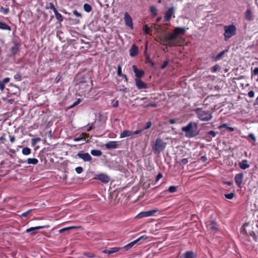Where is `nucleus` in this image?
Masks as SVG:
<instances>
[{
	"label": "nucleus",
	"mask_w": 258,
	"mask_h": 258,
	"mask_svg": "<svg viewBox=\"0 0 258 258\" xmlns=\"http://www.w3.org/2000/svg\"><path fill=\"white\" fill-rule=\"evenodd\" d=\"M163 177L162 174L161 173H159L156 176V182H157Z\"/></svg>",
	"instance_id": "obj_60"
},
{
	"label": "nucleus",
	"mask_w": 258,
	"mask_h": 258,
	"mask_svg": "<svg viewBox=\"0 0 258 258\" xmlns=\"http://www.w3.org/2000/svg\"><path fill=\"white\" fill-rule=\"evenodd\" d=\"M150 11H151L152 14H156L157 9H156V8L155 7L152 6L150 8Z\"/></svg>",
	"instance_id": "obj_55"
},
{
	"label": "nucleus",
	"mask_w": 258,
	"mask_h": 258,
	"mask_svg": "<svg viewBox=\"0 0 258 258\" xmlns=\"http://www.w3.org/2000/svg\"><path fill=\"white\" fill-rule=\"evenodd\" d=\"M224 196L226 199L231 200L234 198L235 196V194L234 192H231L229 194H225Z\"/></svg>",
	"instance_id": "obj_42"
},
{
	"label": "nucleus",
	"mask_w": 258,
	"mask_h": 258,
	"mask_svg": "<svg viewBox=\"0 0 258 258\" xmlns=\"http://www.w3.org/2000/svg\"><path fill=\"white\" fill-rule=\"evenodd\" d=\"M139 49L136 44H133L130 50V55L132 57H135L138 55Z\"/></svg>",
	"instance_id": "obj_17"
},
{
	"label": "nucleus",
	"mask_w": 258,
	"mask_h": 258,
	"mask_svg": "<svg viewBox=\"0 0 258 258\" xmlns=\"http://www.w3.org/2000/svg\"><path fill=\"white\" fill-rule=\"evenodd\" d=\"M152 122L151 121H148L146 124V125L144 126V127L143 128V131L144 130H148L149 128H150L151 127V126H152Z\"/></svg>",
	"instance_id": "obj_48"
},
{
	"label": "nucleus",
	"mask_w": 258,
	"mask_h": 258,
	"mask_svg": "<svg viewBox=\"0 0 258 258\" xmlns=\"http://www.w3.org/2000/svg\"><path fill=\"white\" fill-rule=\"evenodd\" d=\"M124 19L125 25L126 26H128V27L133 29V20H132L131 17L128 14V13L125 12L124 13Z\"/></svg>",
	"instance_id": "obj_15"
},
{
	"label": "nucleus",
	"mask_w": 258,
	"mask_h": 258,
	"mask_svg": "<svg viewBox=\"0 0 258 258\" xmlns=\"http://www.w3.org/2000/svg\"><path fill=\"white\" fill-rule=\"evenodd\" d=\"M252 75L254 76L258 75V68H255L252 71Z\"/></svg>",
	"instance_id": "obj_62"
},
{
	"label": "nucleus",
	"mask_w": 258,
	"mask_h": 258,
	"mask_svg": "<svg viewBox=\"0 0 258 258\" xmlns=\"http://www.w3.org/2000/svg\"><path fill=\"white\" fill-rule=\"evenodd\" d=\"M75 171L78 174L81 173L83 171V168L82 167H77L75 168Z\"/></svg>",
	"instance_id": "obj_51"
},
{
	"label": "nucleus",
	"mask_w": 258,
	"mask_h": 258,
	"mask_svg": "<svg viewBox=\"0 0 258 258\" xmlns=\"http://www.w3.org/2000/svg\"><path fill=\"white\" fill-rule=\"evenodd\" d=\"M169 62V61L168 59H166V60H165L164 61L163 63L160 67V69L161 70H164V69H165L167 67V66L168 65Z\"/></svg>",
	"instance_id": "obj_43"
},
{
	"label": "nucleus",
	"mask_w": 258,
	"mask_h": 258,
	"mask_svg": "<svg viewBox=\"0 0 258 258\" xmlns=\"http://www.w3.org/2000/svg\"><path fill=\"white\" fill-rule=\"evenodd\" d=\"M185 32V29L184 28L176 27L173 30V33H168L169 38L172 40L170 45H174V46H181L183 43V40L180 36L183 35Z\"/></svg>",
	"instance_id": "obj_1"
},
{
	"label": "nucleus",
	"mask_w": 258,
	"mask_h": 258,
	"mask_svg": "<svg viewBox=\"0 0 258 258\" xmlns=\"http://www.w3.org/2000/svg\"><path fill=\"white\" fill-rule=\"evenodd\" d=\"M218 134V132L210 131L207 132V137L210 138L211 139L212 138H215Z\"/></svg>",
	"instance_id": "obj_30"
},
{
	"label": "nucleus",
	"mask_w": 258,
	"mask_h": 258,
	"mask_svg": "<svg viewBox=\"0 0 258 258\" xmlns=\"http://www.w3.org/2000/svg\"><path fill=\"white\" fill-rule=\"evenodd\" d=\"M178 186H171L168 188V191L171 193H173L177 190Z\"/></svg>",
	"instance_id": "obj_44"
},
{
	"label": "nucleus",
	"mask_w": 258,
	"mask_h": 258,
	"mask_svg": "<svg viewBox=\"0 0 258 258\" xmlns=\"http://www.w3.org/2000/svg\"><path fill=\"white\" fill-rule=\"evenodd\" d=\"M150 106L153 107H156L157 106V104L155 102H151L148 104H144V105H143V107L144 108H147Z\"/></svg>",
	"instance_id": "obj_41"
},
{
	"label": "nucleus",
	"mask_w": 258,
	"mask_h": 258,
	"mask_svg": "<svg viewBox=\"0 0 258 258\" xmlns=\"http://www.w3.org/2000/svg\"><path fill=\"white\" fill-rule=\"evenodd\" d=\"M31 150L28 147H24L22 150V153L24 155H28L30 154Z\"/></svg>",
	"instance_id": "obj_36"
},
{
	"label": "nucleus",
	"mask_w": 258,
	"mask_h": 258,
	"mask_svg": "<svg viewBox=\"0 0 258 258\" xmlns=\"http://www.w3.org/2000/svg\"><path fill=\"white\" fill-rule=\"evenodd\" d=\"M83 8L84 10L87 13L90 12L92 10L91 6L88 4H85L83 6Z\"/></svg>",
	"instance_id": "obj_39"
},
{
	"label": "nucleus",
	"mask_w": 258,
	"mask_h": 258,
	"mask_svg": "<svg viewBox=\"0 0 258 258\" xmlns=\"http://www.w3.org/2000/svg\"><path fill=\"white\" fill-rule=\"evenodd\" d=\"M121 250V247H110L108 249H105L103 251V252L104 253H107L108 254H112L113 253L119 251Z\"/></svg>",
	"instance_id": "obj_19"
},
{
	"label": "nucleus",
	"mask_w": 258,
	"mask_h": 258,
	"mask_svg": "<svg viewBox=\"0 0 258 258\" xmlns=\"http://www.w3.org/2000/svg\"><path fill=\"white\" fill-rule=\"evenodd\" d=\"M209 227L210 229L214 231H218V229L217 227L216 223L214 221H211L208 224Z\"/></svg>",
	"instance_id": "obj_26"
},
{
	"label": "nucleus",
	"mask_w": 258,
	"mask_h": 258,
	"mask_svg": "<svg viewBox=\"0 0 258 258\" xmlns=\"http://www.w3.org/2000/svg\"><path fill=\"white\" fill-rule=\"evenodd\" d=\"M107 149H114L117 147V142L116 141H109L105 145Z\"/></svg>",
	"instance_id": "obj_18"
},
{
	"label": "nucleus",
	"mask_w": 258,
	"mask_h": 258,
	"mask_svg": "<svg viewBox=\"0 0 258 258\" xmlns=\"http://www.w3.org/2000/svg\"><path fill=\"white\" fill-rule=\"evenodd\" d=\"M91 154L94 156H100L102 155V152L99 150H92L91 151Z\"/></svg>",
	"instance_id": "obj_33"
},
{
	"label": "nucleus",
	"mask_w": 258,
	"mask_h": 258,
	"mask_svg": "<svg viewBox=\"0 0 258 258\" xmlns=\"http://www.w3.org/2000/svg\"><path fill=\"white\" fill-rule=\"evenodd\" d=\"M224 40L227 41L236 34V27L234 24L224 26Z\"/></svg>",
	"instance_id": "obj_3"
},
{
	"label": "nucleus",
	"mask_w": 258,
	"mask_h": 258,
	"mask_svg": "<svg viewBox=\"0 0 258 258\" xmlns=\"http://www.w3.org/2000/svg\"><path fill=\"white\" fill-rule=\"evenodd\" d=\"M10 10L9 8H4L3 7H1L0 8V12L3 13L4 15H7L9 13Z\"/></svg>",
	"instance_id": "obj_40"
},
{
	"label": "nucleus",
	"mask_w": 258,
	"mask_h": 258,
	"mask_svg": "<svg viewBox=\"0 0 258 258\" xmlns=\"http://www.w3.org/2000/svg\"><path fill=\"white\" fill-rule=\"evenodd\" d=\"M133 70L135 74L136 79H140L145 75V72L143 70H139L135 65L133 66Z\"/></svg>",
	"instance_id": "obj_13"
},
{
	"label": "nucleus",
	"mask_w": 258,
	"mask_h": 258,
	"mask_svg": "<svg viewBox=\"0 0 258 258\" xmlns=\"http://www.w3.org/2000/svg\"><path fill=\"white\" fill-rule=\"evenodd\" d=\"M158 211L157 208L154 209L152 210L148 211H143L138 214L137 217L138 218H143L147 217L153 216Z\"/></svg>",
	"instance_id": "obj_7"
},
{
	"label": "nucleus",
	"mask_w": 258,
	"mask_h": 258,
	"mask_svg": "<svg viewBox=\"0 0 258 258\" xmlns=\"http://www.w3.org/2000/svg\"><path fill=\"white\" fill-rule=\"evenodd\" d=\"M135 82L137 88L139 90L147 88V84L140 79H135Z\"/></svg>",
	"instance_id": "obj_16"
},
{
	"label": "nucleus",
	"mask_w": 258,
	"mask_h": 258,
	"mask_svg": "<svg viewBox=\"0 0 258 258\" xmlns=\"http://www.w3.org/2000/svg\"><path fill=\"white\" fill-rule=\"evenodd\" d=\"M227 127H228L227 124L223 123V124L220 125V126H219L218 128L219 129H222V128H223L224 127L226 128H227Z\"/></svg>",
	"instance_id": "obj_63"
},
{
	"label": "nucleus",
	"mask_w": 258,
	"mask_h": 258,
	"mask_svg": "<svg viewBox=\"0 0 258 258\" xmlns=\"http://www.w3.org/2000/svg\"><path fill=\"white\" fill-rule=\"evenodd\" d=\"M150 28H151V30L152 29H153L156 30L157 31L160 29V28L159 27H157L155 24H152Z\"/></svg>",
	"instance_id": "obj_56"
},
{
	"label": "nucleus",
	"mask_w": 258,
	"mask_h": 258,
	"mask_svg": "<svg viewBox=\"0 0 258 258\" xmlns=\"http://www.w3.org/2000/svg\"><path fill=\"white\" fill-rule=\"evenodd\" d=\"M77 157L82 159L84 162H90L92 160V157L88 153H84L82 151L78 153L75 158Z\"/></svg>",
	"instance_id": "obj_9"
},
{
	"label": "nucleus",
	"mask_w": 258,
	"mask_h": 258,
	"mask_svg": "<svg viewBox=\"0 0 258 258\" xmlns=\"http://www.w3.org/2000/svg\"><path fill=\"white\" fill-rule=\"evenodd\" d=\"M0 29L11 31V28L6 23L0 21Z\"/></svg>",
	"instance_id": "obj_27"
},
{
	"label": "nucleus",
	"mask_w": 258,
	"mask_h": 258,
	"mask_svg": "<svg viewBox=\"0 0 258 258\" xmlns=\"http://www.w3.org/2000/svg\"><path fill=\"white\" fill-rule=\"evenodd\" d=\"M19 51V45L17 44H15L13 46H12L11 48V53L13 54H16Z\"/></svg>",
	"instance_id": "obj_31"
},
{
	"label": "nucleus",
	"mask_w": 258,
	"mask_h": 258,
	"mask_svg": "<svg viewBox=\"0 0 258 258\" xmlns=\"http://www.w3.org/2000/svg\"><path fill=\"white\" fill-rule=\"evenodd\" d=\"M14 78L15 80L20 81L21 80L22 76L20 73H17L14 75Z\"/></svg>",
	"instance_id": "obj_49"
},
{
	"label": "nucleus",
	"mask_w": 258,
	"mask_h": 258,
	"mask_svg": "<svg viewBox=\"0 0 258 258\" xmlns=\"http://www.w3.org/2000/svg\"><path fill=\"white\" fill-rule=\"evenodd\" d=\"M101 117H102V115L100 114L99 117L96 121H95L93 123H88L86 126L87 127L86 131L87 132H90L93 128H95V126H94L95 124L98 121L101 122L102 120Z\"/></svg>",
	"instance_id": "obj_21"
},
{
	"label": "nucleus",
	"mask_w": 258,
	"mask_h": 258,
	"mask_svg": "<svg viewBox=\"0 0 258 258\" xmlns=\"http://www.w3.org/2000/svg\"><path fill=\"white\" fill-rule=\"evenodd\" d=\"M243 175H244L242 173H239L236 174L234 177L235 183L237 187L240 188H241V184L243 181Z\"/></svg>",
	"instance_id": "obj_12"
},
{
	"label": "nucleus",
	"mask_w": 258,
	"mask_h": 258,
	"mask_svg": "<svg viewBox=\"0 0 258 258\" xmlns=\"http://www.w3.org/2000/svg\"><path fill=\"white\" fill-rule=\"evenodd\" d=\"M118 101L117 100H113L111 101V105L113 107L116 108L118 106Z\"/></svg>",
	"instance_id": "obj_45"
},
{
	"label": "nucleus",
	"mask_w": 258,
	"mask_h": 258,
	"mask_svg": "<svg viewBox=\"0 0 258 258\" xmlns=\"http://www.w3.org/2000/svg\"><path fill=\"white\" fill-rule=\"evenodd\" d=\"M54 13L55 14V18L56 19V20L59 22H61L63 21V16L61 15V14H60L58 11L57 10H55L54 11Z\"/></svg>",
	"instance_id": "obj_28"
},
{
	"label": "nucleus",
	"mask_w": 258,
	"mask_h": 258,
	"mask_svg": "<svg viewBox=\"0 0 258 258\" xmlns=\"http://www.w3.org/2000/svg\"><path fill=\"white\" fill-rule=\"evenodd\" d=\"M84 255L89 258H93L95 257V254L90 252H85L84 253Z\"/></svg>",
	"instance_id": "obj_46"
},
{
	"label": "nucleus",
	"mask_w": 258,
	"mask_h": 258,
	"mask_svg": "<svg viewBox=\"0 0 258 258\" xmlns=\"http://www.w3.org/2000/svg\"><path fill=\"white\" fill-rule=\"evenodd\" d=\"M195 111L198 117L202 121H209L212 117L211 113L208 111L204 110L202 108H197Z\"/></svg>",
	"instance_id": "obj_4"
},
{
	"label": "nucleus",
	"mask_w": 258,
	"mask_h": 258,
	"mask_svg": "<svg viewBox=\"0 0 258 258\" xmlns=\"http://www.w3.org/2000/svg\"><path fill=\"white\" fill-rule=\"evenodd\" d=\"M76 227L75 226H70V227H65V228H62L61 229H60L58 232L59 233H62L63 232L66 231H68V230H71V229H75L76 228Z\"/></svg>",
	"instance_id": "obj_38"
},
{
	"label": "nucleus",
	"mask_w": 258,
	"mask_h": 258,
	"mask_svg": "<svg viewBox=\"0 0 258 258\" xmlns=\"http://www.w3.org/2000/svg\"><path fill=\"white\" fill-rule=\"evenodd\" d=\"M188 163V159L187 158H183L181 160L180 164L182 165H185Z\"/></svg>",
	"instance_id": "obj_57"
},
{
	"label": "nucleus",
	"mask_w": 258,
	"mask_h": 258,
	"mask_svg": "<svg viewBox=\"0 0 258 258\" xmlns=\"http://www.w3.org/2000/svg\"><path fill=\"white\" fill-rule=\"evenodd\" d=\"M32 211L31 209H30L28 211L25 212H24L22 214H21V216L22 217H26L27 216V215H28V214Z\"/></svg>",
	"instance_id": "obj_58"
},
{
	"label": "nucleus",
	"mask_w": 258,
	"mask_h": 258,
	"mask_svg": "<svg viewBox=\"0 0 258 258\" xmlns=\"http://www.w3.org/2000/svg\"><path fill=\"white\" fill-rule=\"evenodd\" d=\"M227 51V50H224L220 52L219 53H218L217 55L213 57V60L215 61H217L219 60H220L224 55L225 52Z\"/></svg>",
	"instance_id": "obj_25"
},
{
	"label": "nucleus",
	"mask_w": 258,
	"mask_h": 258,
	"mask_svg": "<svg viewBox=\"0 0 258 258\" xmlns=\"http://www.w3.org/2000/svg\"><path fill=\"white\" fill-rule=\"evenodd\" d=\"M143 31H144V34H150L152 35L151 32L152 30H151V28L148 26V25H145L143 27Z\"/></svg>",
	"instance_id": "obj_32"
},
{
	"label": "nucleus",
	"mask_w": 258,
	"mask_h": 258,
	"mask_svg": "<svg viewBox=\"0 0 258 258\" xmlns=\"http://www.w3.org/2000/svg\"><path fill=\"white\" fill-rule=\"evenodd\" d=\"M248 96L250 98L253 97L254 96V92L253 91H252V90L249 91L248 93Z\"/></svg>",
	"instance_id": "obj_61"
},
{
	"label": "nucleus",
	"mask_w": 258,
	"mask_h": 258,
	"mask_svg": "<svg viewBox=\"0 0 258 258\" xmlns=\"http://www.w3.org/2000/svg\"><path fill=\"white\" fill-rule=\"evenodd\" d=\"M94 179L98 180L103 183H107L110 181V177L105 173H100L96 175Z\"/></svg>",
	"instance_id": "obj_8"
},
{
	"label": "nucleus",
	"mask_w": 258,
	"mask_h": 258,
	"mask_svg": "<svg viewBox=\"0 0 258 258\" xmlns=\"http://www.w3.org/2000/svg\"><path fill=\"white\" fill-rule=\"evenodd\" d=\"M239 167L241 169H246L249 167V165L247 163V161L246 160H243L241 162L238 163Z\"/></svg>",
	"instance_id": "obj_24"
},
{
	"label": "nucleus",
	"mask_w": 258,
	"mask_h": 258,
	"mask_svg": "<svg viewBox=\"0 0 258 258\" xmlns=\"http://www.w3.org/2000/svg\"><path fill=\"white\" fill-rule=\"evenodd\" d=\"M245 19L248 21H251L253 20L252 17V14L251 11L249 9H247L245 14Z\"/></svg>",
	"instance_id": "obj_29"
},
{
	"label": "nucleus",
	"mask_w": 258,
	"mask_h": 258,
	"mask_svg": "<svg viewBox=\"0 0 258 258\" xmlns=\"http://www.w3.org/2000/svg\"><path fill=\"white\" fill-rule=\"evenodd\" d=\"M247 138L251 139L254 142L256 141V138L252 133L248 134Z\"/></svg>",
	"instance_id": "obj_53"
},
{
	"label": "nucleus",
	"mask_w": 258,
	"mask_h": 258,
	"mask_svg": "<svg viewBox=\"0 0 258 258\" xmlns=\"http://www.w3.org/2000/svg\"><path fill=\"white\" fill-rule=\"evenodd\" d=\"M214 97L211 96H208L204 101V105L207 106L209 104V102H214Z\"/></svg>",
	"instance_id": "obj_34"
},
{
	"label": "nucleus",
	"mask_w": 258,
	"mask_h": 258,
	"mask_svg": "<svg viewBox=\"0 0 258 258\" xmlns=\"http://www.w3.org/2000/svg\"><path fill=\"white\" fill-rule=\"evenodd\" d=\"M117 75L119 77H121L122 76H123V74L121 72V67L120 65H118L117 66Z\"/></svg>",
	"instance_id": "obj_47"
},
{
	"label": "nucleus",
	"mask_w": 258,
	"mask_h": 258,
	"mask_svg": "<svg viewBox=\"0 0 258 258\" xmlns=\"http://www.w3.org/2000/svg\"><path fill=\"white\" fill-rule=\"evenodd\" d=\"M45 226H38L36 227H30L26 230V232L28 233H30L31 235H34L36 234L37 233L36 232L37 230L43 229L45 228Z\"/></svg>",
	"instance_id": "obj_14"
},
{
	"label": "nucleus",
	"mask_w": 258,
	"mask_h": 258,
	"mask_svg": "<svg viewBox=\"0 0 258 258\" xmlns=\"http://www.w3.org/2000/svg\"><path fill=\"white\" fill-rule=\"evenodd\" d=\"M219 68V66L218 64H216L212 67V72H216Z\"/></svg>",
	"instance_id": "obj_59"
},
{
	"label": "nucleus",
	"mask_w": 258,
	"mask_h": 258,
	"mask_svg": "<svg viewBox=\"0 0 258 258\" xmlns=\"http://www.w3.org/2000/svg\"><path fill=\"white\" fill-rule=\"evenodd\" d=\"M40 141V138H36L32 139V145H33V146L35 145L37 142Z\"/></svg>",
	"instance_id": "obj_52"
},
{
	"label": "nucleus",
	"mask_w": 258,
	"mask_h": 258,
	"mask_svg": "<svg viewBox=\"0 0 258 258\" xmlns=\"http://www.w3.org/2000/svg\"><path fill=\"white\" fill-rule=\"evenodd\" d=\"M169 38V33H167L164 35L163 36H158L156 39V40L161 43H163L165 45H166L169 47H173L174 45H170V43L172 42V40L171 39H170Z\"/></svg>",
	"instance_id": "obj_6"
},
{
	"label": "nucleus",
	"mask_w": 258,
	"mask_h": 258,
	"mask_svg": "<svg viewBox=\"0 0 258 258\" xmlns=\"http://www.w3.org/2000/svg\"><path fill=\"white\" fill-rule=\"evenodd\" d=\"M181 131L185 133V136L188 138H192L199 135V131L198 123L190 121L186 126L182 127Z\"/></svg>",
	"instance_id": "obj_2"
},
{
	"label": "nucleus",
	"mask_w": 258,
	"mask_h": 258,
	"mask_svg": "<svg viewBox=\"0 0 258 258\" xmlns=\"http://www.w3.org/2000/svg\"><path fill=\"white\" fill-rule=\"evenodd\" d=\"M196 255L192 250L186 251L185 253L182 254L180 258H196Z\"/></svg>",
	"instance_id": "obj_20"
},
{
	"label": "nucleus",
	"mask_w": 258,
	"mask_h": 258,
	"mask_svg": "<svg viewBox=\"0 0 258 258\" xmlns=\"http://www.w3.org/2000/svg\"><path fill=\"white\" fill-rule=\"evenodd\" d=\"M178 119H177V118H173V119H170L169 120H168V122L170 124H174V123H177V122L178 121Z\"/></svg>",
	"instance_id": "obj_54"
},
{
	"label": "nucleus",
	"mask_w": 258,
	"mask_h": 258,
	"mask_svg": "<svg viewBox=\"0 0 258 258\" xmlns=\"http://www.w3.org/2000/svg\"><path fill=\"white\" fill-rule=\"evenodd\" d=\"M73 13L74 15H75L77 17L82 18V15L81 13H79L76 10H74L73 11Z\"/></svg>",
	"instance_id": "obj_50"
},
{
	"label": "nucleus",
	"mask_w": 258,
	"mask_h": 258,
	"mask_svg": "<svg viewBox=\"0 0 258 258\" xmlns=\"http://www.w3.org/2000/svg\"><path fill=\"white\" fill-rule=\"evenodd\" d=\"M9 137H10V142L12 143H14V142L15 141V139H16L15 136H10Z\"/></svg>",
	"instance_id": "obj_64"
},
{
	"label": "nucleus",
	"mask_w": 258,
	"mask_h": 258,
	"mask_svg": "<svg viewBox=\"0 0 258 258\" xmlns=\"http://www.w3.org/2000/svg\"><path fill=\"white\" fill-rule=\"evenodd\" d=\"M45 9L46 10L51 9L53 10V12H54V11L56 10V9L55 8L54 5L52 3H49L47 4L45 6Z\"/></svg>",
	"instance_id": "obj_37"
},
{
	"label": "nucleus",
	"mask_w": 258,
	"mask_h": 258,
	"mask_svg": "<svg viewBox=\"0 0 258 258\" xmlns=\"http://www.w3.org/2000/svg\"><path fill=\"white\" fill-rule=\"evenodd\" d=\"M166 143L160 138L156 139L154 144L152 145V150L154 153L159 154L162 152L165 148Z\"/></svg>",
	"instance_id": "obj_5"
},
{
	"label": "nucleus",
	"mask_w": 258,
	"mask_h": 258,
	"mask_svg": "<svg viewBox=\"0 0 258 258\" xmlns=\"http://www.w3.org/2000/svg\"><path fill=\"white\" fill-rule=\"evenodd\" d=\"M89 137V134L87 133H82L79 137L75 138L74 141L78 142L81 140H85Z\"/></svg>",
	"instance_id": "obj_23"
},
{
	"label": "nucleus",
	"mask_w": 258,
	"mask_h": 258,
	"mask_svg": "<svg viewBox=\"0 0 258 258\" xmlns=\"http://www.w3.org/2000/svg\"><path fill=\"white\" fill-rule=\"evenodd\" d=\"M143 237H144L143 236H141V237L138 238V239H136V240L131 242L130 243L127 244L126 245H124V246L120 247H121V250L123 249V250H124L125 251L128 250L129 249L132 248L135 244H136L137 242H138L141 239L143 238Z\"/></svg>",
	"instance_id": "obj_10"
},
{
	"label": "nucleus",
	"mask_w": 258,
	"mask_h": 258,
	"mask_svg": "<svg viewBox=\"0 0 258 258\" xmlns=\"http://www.w3.org/2000/svg\"><path fill=\"white\" fill-rule=\"evenodd\" d=\"M174 8L173 7L169 8L168 10L166 12L165 16H164V21H169L172 17L174 16Z\"/></svg>",
	"instance_id": "obj_11"
},
{
	"label": "nucleus",
	"mask_w": 258,
	"mask_h": 258,
	"mask_svg": "<svg viewBox=\"0 0 258 258\" xmlns=\"http://www.w3.org/2000/svg\"><path fill=\"white\" fill-rule=\"evenodd\" d=\"M131 137L133 138L132 131L129 130H124L120 134V138Z\"/></svg>",
	"instance_id": "obj_22"
},
{
	"label": "nucleus",
	"mask_w": 258,
	"mask_h": 258,
	"mask_svg": "<svg viewBox=\"0 0 258 258\" xmlns=\"http://www.w3.org/2000/svg\"><path fill=\"white\" fill-rule=\"evenodd\" d=\"M27 163L28 164L36 165L38 163V160L36 158H28Z\"/></svg>",
	"instance_id": "obj_35"
}]
</instances>
